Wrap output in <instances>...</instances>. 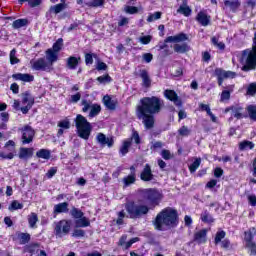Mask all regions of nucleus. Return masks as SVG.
Masks as SVG:
<instances>
[{"instance_id":"f257e3e1","label":"nucleus","mask_w":256,"mask_h":256,"mask_svg":"<svg viewBox=\"0 0 256 256\" xmlns=\"http://www.w3.org/2000/svg\"><path fill=\"white\" fill-rule=\"evenodd\" d=\"M124 207L127 214L125 213V210L118 212V218L116 220L118 225H123V219H125V217H127V219H141L143 215H147V213H149L147 205H139L133 201L126 203Z\"/></svg>"},{"instance_id":"f03ea898","label":"nucleus","mask_w":256,"mask_h":256,"mask_svg":"<svg viewBox=\"0 0 256 256\" xmlns=\"http://www.w3.org/2000/svg\"><path fill=\"white\" fill-rule=\"evenodd\" d=\"M140 103L141 105H139L136 110L140 112V115H143V113L157 115L161 113V109H163V105H165L163 99L157 96L144 97L140 100Z\"/></svg>"},{"instance_id":"7ed1b4c3","label":"nucleus","mask_w":256,"mask_h":256,"mask_svg":"<svg viewBox=\"0 0 256 256\" xmlns=\"http://www.w3.org/2000/svg\"><path fill=\"white\" fill-rule=\"evenodd\" d=\"M177 219V210L166 208L157 215L154 225L158 231H163V225L166 227H176Z\"/></svg>"},{"instance_id":"20e7f679","label":"nucleus","mask_w":256,"mask_h":256,"mask_svg":"<svg viewBox=\"0 0 256 256\" xmlns=\"http://www.w3.org/2000/svg\"><path fill=\"white\" fill-rule=\"evenodd\" d=\"M239 62L242 71H253L256 69V32L254 33L252 49H246L240 53Z\"/></svg>"},{"instance_id":"39448f33","label":"nucleus","mask_w":256,"mask_h":256,"mask_svg":"<svg viewBox=\"0 0 256 256\" xmlns=\"http://www.w3.org/2000/svg\"><path fill=\"white\" fill-rule=\"evenodd\" d=\"M75 123L78 136H80V138L84 139L85 141L89 140V137H91V131H93V127L91 126V123L87 121V118L81 114H78L76 116Z\"/></svg>"},{"instance_id":"423d86ee","label":"nucleus","mask_w":256,"mask_h":256,"mask_svg":"<svg viewBox=\"0 0 256 256\" xmlns=\"http://www.w3.org/2000/svg\"><path fill=\"white\" fill-rule=\"evenodd\" d=\"M69 231H71V220L63 219L54 223L56 237H65V235H69Z\"/></svg>"},{"instance_id":"0eeeda50","label":"nucleus","mask_w":256,"mask_h":256,"mask_svg":"<svg viewBox=\"0 0 256 256\" xmlns=\"http://www.w3.org/2000/svg\"><path fill=\"white\" fill-rule=\"evenodd\" d=\"M143 198L148 201L152 207H157V205H159V201L162 199V196L161 193L155 189H146L143 191Z\"/></svg>"},{"instance_id":"6e6552de","label":"nucleus","mask_w":256,"mask_h":256,"mask_svg":"<svg viewBox=\"0 0 256 256\" xmlns=\"http://www.w3.org/2000/svg\"><path fill=\"white\" fill-rule=\"evenodd\" d=\"M214 76L218 79V85L221 87L223 85L224 79H235L237 77V73L233 71H225L221 68H216L214 71Z\"/></svg>"},{"instance_id":"1a4fd4ad","label":"nucleus","mask_w":256,"mask_h":256,"mask_svg":"<svg viewBox=\"0 0 256 256\" xmlns=\"http://www.w3.org/2000/svg\"><path fill=\"white\" fill-rule=\"evenodd\" d=\"M22 133V145H29V143H33V137H35V130L31 128V126L26 125L20 128Z\"/></svg>"},{"instance_id":"9d476101","label":"nucleus","mask_w":256,"mask_h":256,"mask_svg":"<svg viewBox=\"0 0 256 256\" xmlns=\"http://www.w3.org/2000/svg\"><path fill=\"white\" fill-rule=\"evenodd\" d=\"M136 115L138 117V119H142L144 126L147 129H153L154 125H155V117H153L154 114H149L147 112H139L136 111Z\"/></svg>"},{"instance_id":"9b49d317","label":"nucleus","mask_w":256,"mask_h":256,"mask_svg":"<svg viewBox=\"0 0 256 256\" xmlns=\"http://www.w3.org/2000/svg\"><path fill=\"white\" fill-rule=\"evenodd\" d=\"M96 141L101 147H108L109 149L115 145V139L112 136L107 137V135L101 132L96 135Z\"/></svg>"},{"instance_id":"f8f14e48","label":"nucleus","mask_w":256,"mask_h":256,"mask_svg":"<svg viewBox=\"0 0 256 256\" xmlns=\"http://www.w3.org/2000/svg\"><path fill=\"white\" fill-rule=\"evenodd\" d=\"M30 64L32 65V69L34 71H51L53 69L47 61H45V58H39L38 60H31Z\"/></svg>"},{"instance_id":"ddd939ff","label":"nucleus","mask_w":256,"mask_h":256,"mask_svg":"<svg viewBox=\"0 0 256 256\" xmlns=\"http://www.w3.org/2000/svg\"><path fill=\"white\" fill-rule=\"evenodd\" d=\"M229 111H231L232 117H235V119H243V117H245V115L243 114L245 109L243 108V106L239 104H235L233 106L227 107L224 110V113H229Z\"/></svg>"},{"instance_id":"4468645a","label":"nucleus","mask_w":256,"mask_h":256,"mask_svg":"<svg viewBox=\"0 0 256 256\" xmlns=\"http://www.w3.org/2000/svg\"><path fill=\"white\" fill-rule=\"evenodd\" d=\"M164 97L168 99V101L174 103L176 107H181V105H183V102H181V98H179V95H177V92H175V90H164Z\"/></svg>"},{"instance_id":"2eb2a0df","label":"nucleus","mask_w":256,"mask_h":256,"mask_svg":"<svg viewBox=\"0 0 256 256\" xmlns=\"http://www.w3.org/2000/svg\"><path fill=\"white\" fill-rule=\"evenodd\" d=\"M12 79L15 81H23L24 83H31L35 81V76L31 74L16 73L12 75Z\"/></svg>"},{"instance_id":"dca6fc26","label":"nucleus","mask_w":256,"mask_h":256,"mask_svg":"<svg viewBox=\"0 0 256 256\" xmlns=\"http://www.w3.org/2000/svg\"><path fill=\"white\" fill-rule=\"evenodd\" d=\"M153 177L154 176L153 172L151 171V166L149 164H146L140 174L141 181H153Z\"/></svg>"},{"instance_id":"f3484780","label":"nucleus","mask_w":256,"mask_h":256,"mask_svg":"<svg viewBox=\"0 0 256 256\" xmlns=\"http://www.w3.org/2000/svg\"><path fill=\"white\" fill-rule=\"evenodd\" d=\"M194 241L198 243V245H203L207 243V229H202L195 233Z\"/></svg>"},{"instance_id":"a211bd4d","label":"nucleus","mask_w":256,"mask_h":256,"mask_svg":"<svg viewBox=\"0 0 256 256\" xmlns=\"http://www.w3.org/2000/svg\"><path fill=\"white\" fill-rule=\"evenodd\" d=\"M183 41H187V34L180 33L165 39V43H183Z\"/></svg>"},{"instance_id":"6ab92c4d","label":"nucleus","mask_w":256,"mask_h":256,"mask_svg":"<svg viewBox=\"0 0 256 256\" xmlns=\"http://www.w3.org/2000/svg\"><path fill=\"white\" fill-rule=\"evenodd\" d=\"M65 9H67V3L60 2L59 4H56L49 8V11L46 13V17H49V13H55V15H58V13H61V11H65Z\"/></svg>"},{"instance_id":"aec40b11","label":"nucleus","mask_w":256,"mask_h":256,"mask_svg":"<svg viewBox=\"0 0 256 256\" xmlns=\"http://www.w3.org/2000/svg\"><path fill=\"white\" fill-rule=\"evenodd\" d=\"M81 61V57L70 56L66 59V67L71 70L77 69L79 62Z\"/></svg>"},{"instance_id":"412c9836","label":"nucleus","mask_w":256,"mask_h":256,"mask_svg":"<svg viewBox=\"0 0 256 256\" xmlns=\"http://www.w3.org/2000/svg\"><path fill=\"white\" fill-rule=\"evenodd\" d=\"M46 59L50 63V67L59 59V53L55 52L53 49L46 50Z\"/></svg>"},{"instance_id":"4be33fe9","label":"nucleus","mask_w":256,"mask_h":256,"mask_svg":"<svg viewBox=\"0 0 256 256\" xmlns=\"http://www.w3.org/2000/svg\"><path fill=\"white\" fill-rule=\"evenodd\" d=\"M196 21L200 23L203 27H207L209 25L211 18L205 14V12H199L196 16Z\"/></svg>"},{"instance_id":"5701e85b","label":"nucleus","mask_w":256,"mask_h":256,"mask_svg":"<svg viewBox=\"0 0 256 256\" xmlns=\"http://www.w3.org/2000/svg\"><path fill=\"white\" fill-rule=\"evenodd\" d=\"M135 181H137V175L135 172H131V174L122 179L124 187H130V185L135 184Z\"/></svg>"},{"instance_id":"b1692460","label":"nucleus","mask_w":256,"mask_h":256,"mask_svg":"<svg viewBox=\"0 0 256 256\" xmlns=\"http://www.w3.org/2000/svg\"><path fill=\"white\" fill-rule=\"evenodd\" d=\"M27 219L30 229H37V223H39V216H37V213H30Z\"/></svg>"},{"instance_id":"393cba45","label":"nucleus","mask_w":256,"mask_h":256,"mask_svg":"<svg viewBox=\"0 0 256 256\" xmlns=\"http://www.w3.org/2000/svg\"><path fill=\"white\" fill-rule=\"evenodd\" d=\"M69 212V203L63 202L56 204L54 206V213L59 214V213H68Z\"/></svg>"},{"instance_id":"a878e982","label":"nucleus","mask_w":256,"mask_h":256,"mask_svg":"<svg viewBox=\"0 0 256 256\" xmlns=\"http://www.w3.org/2000/svg\"><path fill=\"white\" fill-rule=\"evenodd\" d=\"M22 104L33 106L35 104V98L29 92L22 93Z\"/></svg>"},{"instance_id":"bb28decb","label":"nucleus","mask_w":256,"mask_h":256,"mask_svg":"<svg viewBox=\"0 0 256 256\" xmlns=\"http://www.w3.org/2000/svg\"><path fill=\"white\" fill-rule=\"evenodd\" d=\"M103 101L107 109H110V111H115V108L117 107V102L115 100L111 99L110 96H104Z\"/></svg>"},{"instance_id":"cd10ccee","label":"nucleus","mask_w":256,"mask_h":256,"mask_svg":"<svg viewBox=\"0 0 256 256\" xmlns=\"http://www.w3.org/2000/svg\"><path fill=\"white\" fill-rule=\"evenodd\" d=\"M33 157V148H20L19 159H29Z\"/></svg>"},{"instance_id":"c85d7f7f","label":"nucleus","mask_w":256,"mask_h":256,"mask_svg":"<svg viewBox=\"0 0 256 256\" xmlns=\"http://www.w3.org/2000/svg\"><path fill=\"white\" fill-rule=\"evenodd\" d=\"M89 225H91V222L87 217L82 216L81 218L75 220V227L78 229L81 227H89Z\"/></svg>"},{"instance_id":"c756f323","label":"nucleus","mask_w":256,"mask_h":256,"mask_svg":"<svg viewBox=\"0 0 256 256\" xmlns=\"http://www.w3.org/2000/svg\"><path fill=\"white\" fill-rule=\"evenodd\" d=\"M177 13L184 15V17H189V15H191V8L187 5V1L183 2V4L178 8Z\"/></svg>"},{"instance_id":"7c9ffc66","label":"nucleus","mask_w":256,"mask_h":256,"mask_svg":"<svg viewBox=\"0 0 256 256\" xmlns=\"http://www.w3.org/2000/svg\"><path fill=\"white\" fill-rule=\"evenodd\" d=\"M256 235V229L255 227L250 228L248 231L244 232V241L246 243H252L253 237Z\"/></svg>"},{"instance_id":"2f4dec72","label":"nucleus","mask_w":256,"mask_h":256,"mask_svg":"<svg viewBox=\"0 0 256 256\" xmlns=\"http://www.w3.org/2000/svg\"><path fill=\"white\" fill-rule=\"evenodd\" d=\"M140 77L143 81L144 87H151V78H149V73L147 70H141Z\"/></svg>"},{"instance_id":"473e14b6","label":"nucleus","mask_w":256,"mask_h":256,"mask_svg":"<svg viewBox=\"0 0 256 256\" xmlns=\"http://www.w3.org/2000/svg\"><path fill=\"white\" fill-rule=\"evenodd\" d=\"M225 7H230L232 11L239 9L241 7V2L239 0H224Z\"/></svg>"},{"instance_id":"72a5a7b5","label":"nucleus","mask_w":256,"mask_h":256,"mask_svg":"<svg viewBox=\"0 0 256 256\" xmlns=\"http://www.w3.org/2000/svg\"><path fill=\"white\" fill-rule=\"evenodd\" d=\"M36 157H38V159H51V151L48 149H40L36 152Z\"/></svg>"},{"instance_id":"f704fd0d","label":"nucleus","mask_w":256,"mask_h":256,"mask_svg":"<svg viewBox=\"0 0 256 256\" xmlns=\"http://www.w3.org/2000/svg\"><path fill=\"white\" fill-rule=\"evenodd\" d=\"M254 147H255V144L249 140H244L239 143L240 151H247V149H253Z\"/></svg>"},{"instance_id":"c9c22d12","label":"nucleus","mask_w":256,"mask_h":256,"mask_svg":"<svg viewBox=\"0 0 256 256\" xmlns=\"http://www.w3.org/2000/svg\"><path fill=\"white\" fill-rule=\"evenodd\" d=\"M201 221H203V223H214L215 219H213V216H211V214L209 213V211L205 210L202 214H201Z\"/></svg>"},{"instance_id":"e433bc0d","label":"nucleus","mask_w":256,"mask_h":256,"mask_svg":"<svg viewBox=\"0 0 256 256\" xmlns=\"http://www.w3.org/2000/svg\"><path fill=\"white\" fill-rule=\"evenodd\" d=\"M175 53H187L189 51V45L187 44H175L173 46Z\"/></svg>"},{"instance_id":"4c0bfd02","label":"nucleus","mask_w":256,"mask_h":256,"mask_svg":"<svg viewBox=\"0 0 256 256\" xmlns=\"http://www.w3.org/2000/svg\"><path fill=\"white\" fill-rule=\"evenodd\" d=\"M246 111L251 121H256V104L247 106Z\"/></svg>"},{"instance_id":"58836bf2","label":"nucleus","mask_w":256,"mask_h":256,"mask_svg":"<svg viewBox=\"0 0 256 256\" xmlns=\"http://www.w3.org/2000/svg\"><path fill=\"white\" fill-rule=\"evenodd\" d=\"M129 147H131V139H127L123 142V144L120 148L121 155L125 156L126 154H128L129 153Z\"/></svg>"},{"instance_id":"ea45409f","label":"nucleus","mask_w":256,"mask_h":256,"mask_svg":"<svg viewBox=\"0 0 256 256\" xmlns=\"http://www.w3.org/2000/svg\"><path fill=\"white\" fill-rule=\"evenodd\" d=\"M101 113V106L99 104L92 105V108L90 109V113L88 117L93 119V117H97V115Z\"/></svg>"},{"instance_id":"a19ab883","label":"nucleus","mask_w":256,"mask_h":256,"mask_svg":"<svg viewBox=\"0 0 256 256\" xmlns=\"http://www.w3.org/2000/svg\"><path fill=\"white\" fill-rule=\"evenodd\" d=\"M27 23V19H18L12 23V27L13 29H21V27H25Z\"/></svg>"},{"instance_id":"79ce46f5","label":"nucleus","mask_w":256,"mask_h":256,"mask_svg":"<svg viewBox=\"0 0 256 256\" xmlns=\"http://www.w3.org/2000/svg\"><path fill=\"white\" fill-rule=\"evenodd\" d=\"M81 105L83 107L82 108L83 113H87V111H91V108L93 107L94 104L89 100H82Z\"/></svg>"},{"instance_id":"37998d69","label":"nucleus","mask_w":256,"mask_h":256,"mask_svg":"<svg viewBox=\"0 0 256 256\" xmlns=\"http://www.w3.org/2000/svg\"><path fill=\"white\" fill-rule=\"evenodd\" d=\"M52 49V51L59 53V51H61V49H63V40L62 38H59L54 44L53 47L50 48Z\"/></svg>"},{"instance_id":"c03bdc74","label":"nucleus","mask_w":256,"mask_h":256,"mask_svg":"<svg viewBox=\"0 0 256 256\" xmlns=\"http://www.w3.org/2000/svg\"><path fill=\"white\" fill-rule=\"evenodd\" d=\"M8 209H9V211H17L19 209H23V204L19 203V201H17V200H14L11 202Z\"/></svg>"},{"instance_id":"a18cd8bd","label":"nucleus","mask_w":256,"mask_h":256,"mask_svg":"<svg viewBox=\"0 0 256 256\" xmlns=\"http://www.w3.org/2000/svg\"><path fill=\"white\" fill-rule=\"evenodd\" d=\"M201 165V158H196L195 161L189 166V171L195 173Z\"/></svg>"},{"instance_id":"49530a36","label":"nucleus","mask_w":256,"mask_h":256,"mask_svg":"<svg viewBox=\"0 0 256 256\" xmlns=\"http://www.w3.org/2000/svg\"><path fill=\"white\" fill-rule=\"evenodd\" d=\"M20 60L19 58H17V50L13 49L10 51V63L11 65H17V63H19Z\"/></svg>"},{"instance_id":"de8ad7c7","label":"nucleus","mask_w":256,"mask_h":256,"mask_svg":"<svg viewBox=\"0 0 256 256\" xmlns=\"http://www.w3.org/2000/svg\"><path fill=\"white\" fill-rule=\"evenodd\" d=\"M70 215H72V217H74V219H81V217H83V211L77 209L76 207H73L70 211Z\"/></svg>"},{"instance_id":"09e8293b","label":"nucleus","mask_w":256,"mask_h":256,"mask_svg":"<svg viewBox=\"0 0 256 256\" xmlns=\"http://www.w3.org/2000/svg\"><path fill=\"white\" fill-rule=\"evenodd\" d=\"M161 12H155L154 14H150L147 18V22L148 23H153V21H157L159 19H161Z\"/></svg>"},{"instance_id":"8fccbe9b","label":"nucleus","mask_w":256,"mask_h":256,"mask_svg":"<svg viewBox=\"0 0 256 256\" xmlns=\"http://www.w3.org/2000/svg\"><path fill=\"white\" fill-rule=\"evenodd\" d=\"M101 85H105L107 83H111V76H109L108 74L104 75V76H100L96 79Z\"/></svg>"},{"instance_id":"3c124183","label":"nucleus","mask_w":256,"mask_h":256,"mask_svg":"<svg viewBox=\"0 0 256 256\" xmlns=\"http://www.w3.org/2000/svg\"><path fill=\"white\" fill-rule=\"evenodd\" d=\"M179 135H182V137H189V135H191V130H189V128L187 126H182L179 130H178Z\"/></svg>"},{"instance_id":"603ef678","label":"nucleus","mask_w":256,"mask_h":256,"mask_svg":"<svg viewBox=\"0 0 256 256\" xmlns=\"http://www.w3.org/2000/svg\"><path fill=\"white\" fill-rule=\"evenodd\" d=\"M246 247L250 252V255H256V244L255 242L246 243Z\"/></svg>"},{"instance_id":"864d4df0","label":"nucleus","mask_w":256,"mask_h":256,"mask_svg":"<svg viewBox=\"0 0 256 256\" xmlns=\"http://www.w3.org/2000/svg\"><path fill=\"white\" fill-rule=\"evenodd\" d=\"M58 127H60V129H70L71 122H69V120H67V119L62 120V121L58 122Z\"/></svg>"},{"instance_id":"5fc2aeb1","label":"nucleus","mask_w":256,"mask_h":256,"mask_svg":"<svg viewBox=\"0 0 256 256\" xmlns=\"http://www.w3.org/2000/svg\"><path fill=\"white\" fill-rule=\"evenodd\" d=\"M125 13H128L129 15H135V13H139V9L135 6H126Z\"/></svg>"},{"instance_id":"6e6d98bb","label":"nucleus","mask_w":256,"mask_h":256,"mask_svg":"<svg viewBox=\"0 0 256 256\" xmlns=\"http://www.w3.org/2000/svg\"><path fill=\"white\" fill-rule=\"evenodd\" d=\"M222 239H225V231L223 230L216 233L215 244L218 245V243H221Z\"/></svg>"},{"instance_id":"4d7b16f0","label":"nucleus","mask_w":256,"mask_h":256,"mask_svg":"<svg viewBox=\"0 0 256 256\" xmlns=\"http://www.w3.org/2000/svg\"><path fill=\"white\" fill-rule=\"evenodd\" d=\"M229 99H231V92L229 90L222 91L220 101H229Z\"/></svg>"},{"instance_id":"13d9d810","label":"nucleus","mask_w":256,"mask_h":256,"mask_svg":"<svg viewBox=\"0 0 256 256\" xmlns=\"http://www.w3.org/2000/svg\"><path fill=\"white\" fill-rule=\"evenodd\" d=\"M212 43L213 45H215V47H218V49H225V43L219 42V40L216 37L212 38Z\"/></svg>"},{"instance_id":"bf43d9fd","label":"nucleus","mask_w":256,"mask_h":256,"mask_svg":"<svg viewBox=\"0 0 256 256\" xmlns=\"http://www.w3.org/2000/svg\"><path fill=\"white\" fill-rule=\"evenodd\" d=\"M30 239H31V236L29 234L27 233L20 234V240L23 245H25V243H29Z\"/></svg>"},{"instance_id":"052dcab7","label":"nucleus","mask_w":256,"mask_h":256,"mask_svg":"<svg viewBox=\"0 0 256 256\" xmlns=\"http://www.w3.org/2000/svg\"><path fill=\"white\" fill-rule=\"evenodd\" d=\"M56 174H57V168L56 167H52L46 173V177L48 179H52V177H55Z\"/></svg>"},{"instance_id":"680f3d73","label":"nucleus","mask_w":256,"mask_h":256,"mask_svg":"<svg viewBox=\"0 0 256 256\" xmlns=\"http://www.w3.org/2000/svg\"><path fill=\"white\" fill-rule=\"evenodd\" d=\"M151 36H142L139 38L140 43H142V45H149V43H151Z\"/></svg>"},{"instance_id":"e2e57ef3","label":"nucleus","mask_w":256,"mask_h":256,"mask_svg":"<svg viewBox=\"0 0 256 256\" xmlns=\"http://www.w3.org/2000/svg\"><path fill=\"white\" fill-rule=\"evenodd\" d=\"M72 237H85V231L81 229H75L72 233Z\"/></svg>"},{"instance_id":"0e129e2a","label":"nucleus","mask_w":256,"mask_h":256,"mask_svg":"<svg viewBox=\"0 0 256 256\" xmlns=\"http://www.w3.org/2000/svg\"><path fill=\"white\" fill-rule=\"evenodd\" d=\"M247 93H248V95L256 94V84L255 83H252L248 86Z\"/></svg>"},{"instance_id":"69168bd1","label":"nucleus","mask_w":256,"mask_h":256,"mask_svg":"<svg viewBox=\"0 0 256 256\" xmlns=\"http://www.w3.org/2000/svg\"><path fill=\"white\" fill-rule=\"evenodd\" d=\"M142 59L145 61V63H151V61H153V54L145 53L143 54Z\"/></svg>"},{"instance_id":"338daca9","label":"nucleus","mask_w":256,"mask_h":256,"mask_svg":"<svg viewBox=\"0 0 256 256\" xmlns=\"http://www.w3.org/2000/svg\"><path fill=\"white\" fill-rule=\"evenodd\" d=\"M137 241H139L138 237L132 238L130 241L126 242V244H124L123 249H129V247H131V245H133V243H137Z\"/></svg>"},{"instance_id":"774afa93","label":"nucleus","mask_w":256,"mask_h":256,"mask_svg":"<svg viewBox=\"0 0 256 256\" xmlns=\"http://www.w3.org/2000/svg\"><path fill=\"white\" fill-rule=\"evenodd\" d=\"M248 201L252 207H256V196L255 195H250L248 196Z\"/></svg>"}]
</instances>
